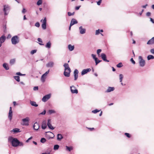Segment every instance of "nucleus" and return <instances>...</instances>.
<instances>
[{
	"mask_svg": "<svg viewBox=\"0 0 154 154\" xmlns=\"http://www.w3.org/2000/svg\"><path fill=\"white\" fill-rule=\"evenodd\" d=\"M8 141L11 143L13 146L17 147L19 145V141L17 139L14 138L12 137H8Z\"/></svg>",
	"mask_w": 154,
	"mask_h": 154,
	"instance_id": "f257e3e1",
	"label": "nucleus"
},
{
	"mask_svg": "<svg viewBox=\"0 0 154 154\" xmlns=\"http://www.w3.org/2000/svg\"><path fill=\"white\" fill-rule=\"evenodd\" d=\"M11 42L13 45H15L18 43L19 42V37L17 35L14 36L11 39Z\"/></svg>",
	"mask_w": 154,
	"mask_h": 154,
	"instance_id": "f03ea898",
	"label": "nucleus"
},
{
	"mask_svg": "<svg viewBox=\"0 0 154 154\" xmlns=\"http://www.w3.org/2000/svg\"><path fill=\"white\" fill-rule=\"evenodd\" d=\"M45 135L46 138L48 139H50L51 138L52 139L54 137V135L53 133L50 131L45 132Z\"/></svg>",
	"mask_w": 154,
	"mask_h": 154,
	"instance_id": "7ed1b4c3",
	"label": "nucleus"
},
{
	"mask_svg": "<svg viewBox=\"0 0 154 154\" xmlns=\"http://www.w3.org/2000/svg\"><path fill=\"white\" fill-rule=\"evenodd\" d=\"M29 119L28 117H26L25 119H22V124L23 125L28 126L29 125Z\"/></svg>",
	"mask_w": 154,
	"mask_h": 154,
	"instance_id": "20e7f679",
	"label": "nucleus"
},
{
	"mask_svg": "<svg viewBox=\"0 0 154 154\" xmlns=\"http://www.w3.org/2000/svg\"><path fill=\"white\" fill-rule=\"evenodd\" d=\"M139 59L140 66L141 67L144 66L145 64V60L143 59L142 57L141 56L139 57Z\"/></svg>",
	"mask_w": 154,
	"mask_h": 154,
	"instance_id": "39448f33",
	"label": "nucleus"
},
{
	"mask_svg": "<svg viewBox=\"0 0 154 154\" xmlns=\"http://www.w3.org/2000/svg\"><path fill=\"white\" fill-rule=\"evenodd\" d=\"M49 72V70H48L46 71L45 73L42 75L41 76V80L43 82H44L45 80V79L46 78V76L48 74Z\"/></svg>",
	"mask_w": 154,
	"mask_h": 154,
	"instance_id": "423d86ee",
	"label": "nucleus"
},
{
	"mask_svg": "<svg viewBox=\"0 0 154 154\" xmlns=\"http://www.w3.org/2000/svg\"><path fill=\"white\" fill-rule=\"evenodd\" d=\"M9 8L7 5H4V6L3 11L5 13V15H6L9 13Z\"/></svg>",
	"mask_w": 154,
	"mask_h": 154,
	"instance_id": "0eeeda50",
	"label": "nucleus"
},
{
	"mask_svg": "<svg viewBox=\"0 0 154 154\" xmlns=\"http://www.w3.org/2000/svg\"><path fill=\"white\" fill-rule=\"evenodd\" d=\"M71 92L72 94H77L78 93V90L76 89L74 86H72L70 87Z\"/></svg>",
	"mask_w": 154,
	"mask_h": 154,
	"instance_id": "6e6552de",
	"label": "nucleus"
},
{
	"mask_svg": "<svg viewBox=\"0 0 154 154\" xmlns=\"http://www.w3.org/2000/svg\"><path fill=\"white\" fill-rule=\"evenodd\" d=\"M51 96L50 94H48L45 95L42 99V101L44 102H46L50 98Z\"/></svg>",
	"mask_w": 154,
	"mask_h": 154,
	"instance_id": "1a4fd4ad",
	"label": "nucleus"
},
{
	"mask_svg": "<svg viewBox=\"0 0 154 154\" xmlns=\"http://www.w3.org/2000/svg\"><path fill=\"white\" fill-rule=\"evenodd\" d=\"M79 30L80 34H83L86 32L85 29L83 28V27L82 26L79 27Z\"/></svg>",
	"mask_w": 154,
	"mask_h": 154,
	"instance_id": "9d476101",
	"label": "nucleus"
},
{
	"mask_svg": "<svg viewBox=\"0 0 154 154\" xmlns=\"http://www.w3.org/2000/svg\"><path fill=\"white\" fill-rule=\"evenodd\" d=\"M6 39V37L4 35H2L0 37V47H1L2 44L4 42Z\"/></svg>",
	"mask_w": 154,
	"mask_h": 154,
	"instance_id": "9b49d317",
	"label": "nucleus"
},
{
	"mask_svg": "<svg viewBox=\"0 0 154 154\" xmlns=\"http://www.w3.org/2000/svg\"><path fill=\"white\" fill-rule=\"evenodd\" d=\"M51 120L50 119H48L47 122V125L48 128L51 130H54V128L51 125Z\"/></svg>",
	"mask_w": 154,
	"mask_h": 154,
	"instance_id": "f8f14e48",
	"label": "nucleus"
},
{
	"mask_svg": "<svg viewBox=\"0 0 154 154\" xmlns=\"http://www.w3.org/2000/svg\"><path fill=\"white\" fill-rule=\"evenodd\" d=\"M78 70L77 69H75L74 72V77L75 80H77L78 77Z\"/></svg>",
	"mask_w": 154,
	"mask_h": 154,
	"instance_id": "ddd939ff",
	"label": "nucleus"
},
{
	"mask_svg": "<svg viewBox=\"0 0 154 154\" xmlns=\"http://www.w3.org/2000/svg\"><path fill=\"white\" fill-rule=\"evenodd\" d=\"M71 72V70H64V75L66 77H69L70 75V73Z\"/></svg>",
	"mask_w": 154,
	"mask_h": 154,
	"instance_id": "4468645a",
	"label": "nucleus"
},
{
	"mask_svg": "<svg viewBox=\"0 0 154 154\" xmlns=\"http://www.w3.org/2000/svg\"><path fill=\"white\" fill-rule=\"evenodd\" d=\"M47 127V122L46 120L43 121L42 123V128L43 129H45Z\"/></svg>",
	"mask_w": 154,
	"mask_h": 154,
	"instance_id": "2eb2a0df",
	"label": "nucleus"
},
{
	"mask_svg": "<svg viewBox=\"0 0 154 154\" xmlns=\"http://www.w3.org/2000/svg\"><path fill=\"white\" fill-rule=\"evenodd\" d=\"M91 71V69L90 68L87 69H84L82 70L81 72V75H84L86 74L88 72H89Z\"/></svg>",
	"mask_w": 154,
	"mask_h": 154,
	"instance_id": "dca6fc26",
	"label": "nucleus"
},
{
	"mask_svg": "<svg viewBox=\"0 0 154 154\" xmlns=\"http://www.w3.org/2000/svg\"><path fill=\"white\" fill-rule=\"evenodd\" d=\"M54 63L52 61H50L46 65V66L47 67H53Z\"/></svg>",
	"mask_w": 154,
	"mask_h": 154,
	"instance_id": "f3484780",
	"label": "nucleus"
},
{
	"mask_svg": "<svg viewBox=\"0 0 154 154\" xmlns=\"http://www.w3.org/2000/svg\"><path fill=\"white\" fill-rule=\"evenodd\" d=\"M115 89L113 87H109L107 90L105 91L106 93H109L113 91Z\"/></svg>",
	"mask_w": 154,
	"mask_h": 154,
	"instance_id": "a211bd4d",
	"label": "nucleus"
},
{
	"mask_svg": "<svg viewBox=\"0 0 154 154\" xmlns=\"http://www.w3.org/2000/svg\"><path fill=\"white\" fill-rule=\"evenodd\" d=\"M101 57L102 59L106 62H109V61L106 59V55L104 53H102L101 54Z\"/></svg>",
	"mask_w": 154,
	"mask_h": 154,
	"instance_id": "6ab92c4d",
	"label": "nucleus"
},
{
	"mask_svg": "<svg viewBox=\"0 0 154 154\" xmlns=\"http://www.w3.org/2000/svg\"><path fill=\"white\" fill-rule=\"evenodd\" d=\"M33 128L34 130H38L39 128L38 124L36 122H35L33 126Z\"/></svg>",
	"mask_w": 154,
	"mask_h": 154,
	"instance_id": "aec40b11",
	"label": "nucleus"
},
{
	"mask_svg": "<svg viewBox=\"0 0 154 154\" xmlns=\"http://www.w3.org/2000/svg\"><path fill=\"white\" fill-rule=\"evenodd\" d=\"M78 23L77 21L75 19L73 18L72 19L70 23V26H72L73 25L77 24Z\"/></svg>",
	"mask_w": 154,
	"mask_h": 154,
	"instance_id": "412c9836",
	"label": "nucleus"
},
{
	"mask_svg": "<svg viewBox=\"0 0 154 154\" xmlns=\"http://www.w3.org/2000/svg\"><path fill=\"white\" fill-rule=\"evenodd\" d=\"M63 66L65 68L64 70H71L70 68L69 67V64L67 63H65L63 65Z\"/></svg>",
	"mask_w": 154,
	"mask_h": 154,
	"instance_id": "4be33fe9",
	"label": "nucleus"
},
{
	"mask_svg": "<svg viewBox=\"0 0 154 154\" xmlns=\"http://www.w3.org/2000/svg\"><path fill=\"white\" fill-rule=\"evenodd\" d=\"M153 44H154V37H153L147 42V44L148 45H151Z\"/></svg>",
	"mask_w": 154,
	"mask_h": 154,
	"instance_id": "5701e85b",
	"label": "nucleus"
},
{
	"mask_svg": "<svg viewBox=\"0 0 154 154\" xmlns=\"http://www.w3.org/2000/svg\"><path fill=\"white\" fill-rule=\"evenodd\" d=\"M68 48L69 51H72L74 50V45H72L71 44H69L68 45Z\"/></svg>",
	"mask_w": 154,
	"mask_h": 154,
	"instance_id": "b1692460",
	"label": "nucleus"
},
{
	"mask_svg": "<svg viewBox=\"0 0 154 154\" xmlns=\"http://www.w3.org/2000/svg\"><path fill=\"white\" fill-rule=\"evenodd\" d=\"M63 138L62 135L61 134H58L57 135V140L58 141L60 140Z\"/></svg>",
	"mask_w": 154,
	"mask_h": 154,
	"instance_id": "393cba45",
	"label": "nucleus"
},
{
	"mask_svg": "<svg viewBox=\"0 0 154 154\" xmlns=\"http://www.w3.org/2000/svg\"><path fill=\"white\" fill-rule=\"evenodd\" d=\"M51 42L49 41L47 43L45 47L46 48L49 49L51 48Z\"/></svg>",
	"mask_w": 154,
	"mask_h": 154,
	"instance_id": "a878e982",
	"label": "nucleus"
},
{
	"mask_svg": "<svg viewBox=\"0 0 154 154\" xmlns=\"http://www.w3.org/2000/svg\"><path fill=\"white\" fill-rule=\"evenodd\" d=\"M30 103L32 106H34L35 107H37L38 106V105L37 104L36 102L35 101H30Z\"/></svg>",
	"mask_w": 154,
	"mask_h": 154,
	"instance_id": "bb28decb",
	"label": "nucleus"
},
{
	"mask_svg": "<svg viewBox=\"0 0 154 154\" xmlns=\"http://www.w3.org/2000/svg\"><path fill=\"white\" fill-rule=\"evenodd\" d=\"M8 117L10 121H11L12 118V112H11V111L9 112Z\"/></svg>",
	"mask_w": 154,
	"mask_h": 154,
	"instance_id": "cd10ccee",
	"label": "nucleus"
},
{
	"mask_svg": "<svg viewBox=\"0 0 154 154\" xmlns=\"http://www.w3.org/2000/svg\"><path fill=\"white\" fill-rule=\"evenodd\" d=\"M3 66L6 70H8L9 69V68L8 64L6 63H3Z\"/></svg>",
	"mask_w": 154,
	"mask_h": 154,
	"instance_id": "c85d7f7f",
	"label": "nucleus"
},
{
	"mask_svg": "<svg viewBox=\"0 0 154 154\" xmlns=\"http://www.w3.org/2000/svg\"><path fill=\"white\" fill-rule=\"evenodd\" d=\"M15 60H16L15 59H13L11 60L10 61V63L11 65L14 64L15 63Z\"/></svg>",
	"mask_w": 154,
	"mask_h": 154,
	"instance_id": "c756f323",
	"label": "nucleus"
},
{
	"mask_svg": "<svg viewBox=\"0 0 154 154\" xmlns=\"http://www.w3.org/2000/svg\"><path fill=\"white\" fill-rule=\"evenodd\" d=\"M147 58L148 60H149L154 59V57L152 55H149L148 56Z\"/></svg>",
	"mask_w": 154,
	"mask_h": 154,
	"instance_id": "7c9ffc66",
	"label": "nucleus"
},
{
	"mask_svg": "<svg viewBox=\"0 0 154 154\" xmlns=\"http://www.w3.org/2000/svg\"><path fill=\"white\" fill-rule=\"evenodd\" d=\"M66 150L69 152L73 149V147L72 146L69 147L67 146H66Z\"/></svg>",
	"mask_w": 154,
	"mask_h": 154,
	"instance_id": "2f4dec72",
	"label": "nucleus"
},
{
	"mask_svg": "<svg viewBox=\"0 0 154 154\" xmlns=\"http://www.w3.org/2000/svg\"><path fill=\"white\" fill-rule=\"evenodd\" d=\"M12 131H13L15 133H17L20 131V129L17 128L14 129Z\"/></svg>",
	"mask_w": 154,
	"mask_h": 154,
	"instance_id": "473e14b6",
	"label": "nucleus"
},
{
	"mask_svg": "<svg viewBox=\"0 0 154 154\" xmlns=\"http://www.w3.org/2000/svg\"><path fill=\"white\" fill-rule=\"evenodd\" d=\"M119 78L120 82H122V79L123 78V75L122 74H120L119 75Z\"/></svg>",
	"mask_w": 154,
	"mask_h": 154,
	"instance_id": "72a5a7b5",
	"label": "nucleus"
},
{
	"mask_svg": "<svg viewBox=\"0 0 154 154\" xmlns=\"http://www.w3.org/2000/svg\"><path fill=\"white\" fill-rule=\"evenodd\" d=\"M59 148V146L58 145H55L54 146V149L55 150H58Z\"/></svg>",
	"mask_w": 154,
	"mask_h": 154,
	"instance_id": "f704fd0d",
	"label": "nucleus"
},
{
	"mask_svg": "<svg viewBox=\"0 0 154 154\" xmlns=\"http://www.w3.org/2000/svg\"><path fill=\"white\" fill-rule=\"evenodd\" d=\"M48 112L49 114L51 115L52 113H55L56 112L54 110L50 109L48 110Z\"/></svg>",
	"mask_w": 154,
	"mask_h": 154,
	"instance_id": "c9c22d12",
	"label": "nucleus"
},
{
	"mask_svg": "<svg viewBox=\"0 0 154 154\" xmlns=\"http://www.w3.org/2000/svg\"><path fill=\"white\" fill-rule=\"evenodd\" d=\"M14 79L17 82H19L20 81V77L19 76H15L14 77Z\"/></svg>",
	"mask_w": 154,
	"mask_h": 154,
	"instance_id": "e433bc0d",
	"label": "nucleus"
},
{
	"mask_svg": "<svg viewBox=\"0 0 154 154\" xmlns=\"http://www.w3.org/2000/svg\"><path fill=\"white\" fill-rule=\"evenodd\" d=\"M42 27L43 29H45L46 28V24L42 23Z\"/></svg>",
	"mask_w": 154,
	"mask_h": 154,
	"instance_id": "4c0bfd02",
	"label": "nucleus"
},
{
	"mask_svg": "<svg viewBox=\"0 0 154 154\" xmlns=\"http://www.w3.org/2000/svg\"><path fill=\"white\" fill-rule=\"evenodd\" d=\"M46 141V140L45 138H41L40 140V142L43 143H44Z\"/></svg>",
	"mask_w": 154,
	"mask_h": 154,
	"instance_id": "58836bf2",
	"label": "nucleus"
},
{
	"mask_svg": "<svg viewBox=\"0 0 154 154\" xmlns=\"http://www.w3.org/2000/svg\"><path fill=\"white\" fill-rule=\"evenodd\" d=\"M42 3V0H39L37 2V5H41Z\"/></svg>",
	"mask_w": 154,
	"mask_h": 154,
	"instance_id": "ea45409f",
	"label": "nucleus"
},
{
	"mask_svg": "<svg viewBox=\"0 0 154 154\" xmlns=\"http://www.w3.org/2000/svg\"><path fill=\"white\" fill-rule=\"evenodd\" d=\"M123 66L122 63H120L118 64H117L116 66L117 67L120 68L122 67Z\"/></svg>",
	"mask_w": 154,
	"mask_h": 154,
	"instance_id": "a19ab883",
	"label": "nucleus"
},
{
	"mask_svg": "<svg viewBox=\"0 0 154 154\" xmlns=\"http://www.w3.org/2000/svg\"><path fill=\"white\" fill-rule=\"evenodd\" d=\"M100 110H98L97 109H96L92 111V112L94 113H97V112H100Z\"/></svg>",
	"mask_w": 154,
	"mask_h": 154,
	"instance_id": "79ce46f5",
	"label": "nucleus"
},
{
	"mask_svg": "<svg viewBox=\"0 0 154 154\" xmlns=\"http://www.w3.org/2000/svg\"><path fill=\"white\" fill-rule=\"evenodd\" d=\"M42 21V23L46 24V17H45L44 19L43 20H42L41 21Z\"/></svg>",
	"mask_w": 154,
	"mask_h": 154,
	"instance_id": "37998d69",
	"label": "nucleus"
},
{
	"mask_svg": "<svg viewBox=\"0 0 154 154\" xmlns=\"http://www.w3.org/2000/svg\"><path fill=\"white\" fill-rule=\"evenodd\" d=\"M95 61L96 65H97L98 63H99L101 61V60H98V59H96V60H95Z\"/></svg>",
	"mask_w": 154,
	"mask_h": 154,
	"instance_id": "c03bdc74",
	"label": "nucleus"
},
{
	"mask_svg": "<svg viewBox=\"0 0 154 154\" xmlns=\"http://www.w3.org/2000/svg\"><path fill=\"white\" fill-rule=\"evenodd\" d=\"M36 51H37L36 50H32L31 51L30 53L31 54H33L34 53H35L36 52Z\"/></svg>",
	"mask_w": 154,
	"mask_h": 154,
	"instance_id": "a18cd8bd",
	"label": "nucleus"
},
{
	"mask_svg": "<svg viewBox=\"0 0 154 154\" xmlns=\"http://www.w3.org/2000/svg\"><path fill=\"white\" fill-rule=\"evenodd\" d=\"M91 55L92 58L94 60H96V59H97V58L96 57V55L92 54Z\"/></svg>",
	"mask_w": 154,
	"mask_h": 154,
	"instance_id": "49530a36",
	"label": "nucleus"
},
{
	"mask_svg": "<svg viewBox=\"0 0 154 154\" xmlns=\"http://www.w3.org/2000/svg\"><path fill=\"white\" fill-rule=\"evenodd\" d=\"M74 12H73L72 13L70 12H68V14L69 16H71L72 15H73L74 14Z\"/></svg>",
	"mask_w": 154,
	"mask_h": 154,
	"instance_id": "de8ad7c7",
	"label": "nucleus"
},
{
	"mask_svg": "<svg viewBox=\"0 0 154 154\" xmlns=\"http://www.w3.org/2000/svg\"><path fill=\"white\" fill-rule=\"evenodd\" d=\"M35 26L37 27H39L40 26V24L39 22H37L35 24Z\"/></svg>",
	"mask_w": 154,
	"mask_h": 154,
	"instance_id": "09e8293b",
	"label": "nucleus"
},
{
	"mask_svg": "<svg viewBox=\"0 0 154 154\" xmlns=\"http://www.w3.org/2000/svg\"><path fill=\"white\" fill-rule=\"evenodd\" d=\"M101 51V50L100 49H98L97 51V53L98 55L99 54V53Z\"/></svg>",
	"mask_w": 154,
	"mask_h": 154,
	"instance_id": "8fccbe9b",
	"label": "nucleus"
},
{
	"mask_svg": "<svg viewBox=\"0 0 154 154\" xmlns=\"http://www.w3.org/2000/svg\"><path fill=\"white\" fill-rule=\"evenodd\" d=\"M46 110H44V111L42 112L39 113V115H45L46 113Z\"/></svg>",
	"mask_w": 154,
	"mask_h": 154,
	"instance_id": "3c124183",
	"label": "nucleus"
},
{
	"mask_svg": "<svg viewBox=\"0 0 154 154\" xmlns=\"http://www.w3.org/2000/svg\"><path fill=\"white\" fill-rule=\"evenodd\" d=\"M125 135L128 138H130V134L128 133H125Z\"/></svg>",
	"mask_w": 154,
	"mask_h": 154,
	"instance_id": "603ef678",
	"label": "nucleus"
},
{
	"mask_svg": "<svg viewBox=\"0 0 154 154\" xmlns=\"http://www.w3.org/2000/svg\"><path fill=\"white\" fill-rule=\"evenodd\" d=\"M100 30L99 29H98V30H96V31L95 34L96 35L99 34L100 33Z\"/></svg>",
	"mask_w": 154,
	"mask_h": 154,
	"instance_id": "864d4df0",
	"label": "nucleus"
},
{
	"mask_svg": "<svg viewBox=\"0 0 154 154\" xmlns=\"http://www.w3.org/2000/svg\"><path fill=\"white\" fill-rule=\"evenodd\" d=\"M102 0H99L98 2H97V4L98 5H100L101 2Z\"/></svg>",
	"mask_w": 154,
	"mask_h": 154,
	"instance_id": "5fc2aeb1",
	"label": "nucleus"
},
{
	"mask_svg": "<svg viewBox=\"0 0 154 154\" xmlns=\"http://www.w3.org/2000/svg\"><path fill=\"white\" fill-rule=\"evenodd\" d=\"M131 61V62L134 64H135V61L133 59V58H131V60H130Z\"/></svg>",
	"mask_w": 154,
	"mask_h": 154,
	"instance_id": "6e6d98bb",
	"label": "nucleus"
},
{
	"mask_svg": "<svg viewBox=\"0 0 154 154\" xmlns=\"http://www.w3.org/2000/svg\"><path fill=\"white\" fill-rule=\"evenodd\" d=\"M38 86H35L33 88V90L34 91L38 90Z\"/></svg>",
	"mask_w": 154,
	"mask_h": 154,
	"instance_id": "4d7b16f0",
	"label": "nucleus"
},
{
	"mask_svg": "<svg viewBox=\"0 0 154 154\" xmlns=\"http://www.w3.org/2000/svg\"><path fill=\"white\" fill-rule=\"evenodd\" d=\"M37 40L38 42H41V43H42V41L41 38H38Z\"/></svg>",
	"mask_w": 154,
	"mask_h": 154,
	"instance_id": "13d9d810",
	"label": "nucleus"
},
{
	"mask_svg": "<svg viewBox=\"0 0 154 154\" xmlns=\"http://www.w3.org/2000/svg\"><path fill=\"white\" fill-rule=\"evenodd\" d=\"M26 12V11L25 8H23L22 11V12L24 14Z\"/></svg>",
	"mask_w": 154,
	"mask_h": 154,
	"instance_id": "bf43d9fd",
	"label": "nucleus"
},
{
	"mask_svg": "<svg viewBox=\"0 0 154 154\" xmlns=\"http://www.w3.org/2000/svg\"><path fill=\"white\" fill-rule=\"evenodd\" d=\"M151 15V13L150 12H147L146 13V15L147 16H149Z\"/></svg>",
	"mask_w": 154,
	"mask_h": 154,
	"instance_id": "052dcab7",
	"label": "nucleus"
},
{
	"mask_svg": "<svg viewBox=\"0 0 154 154\" xmlns=\"http://www.w3.org/2000/svg\"><path fill=\"white\" fill-rule=\"evenodd\" d=\"M80 7V6L76 7H75V10H78L79 9V8Z\"/></svg>",
	"mask_w": 154,
	"mask_h": 154,
	"instance_id": "680f3d73",
	"label": "nucleus"
},
{
	"mask_svg": "<svg viewBox=\"0 0 154 154\" xmlns=\"http://www.w3.org/2000/svg\"><path fill=\"white\" fill-rule=\"evenodd\" d=\"M150 52L152 54H154V49H152L150 50Z\"/></svg>",
	"mask_w": 154,
	"mask_h": 154,
	"instance_id": "e2e57ef3",
	"label": "nucleus"
},
{
	"mask_svg": "<svg viewBox=\"0 0 154 154\" xmlns=\"http://www.w3.org/2000/svg\"><path fill=\"white\" fill-rule=\"evenodd\" d=\"M16 75H22V74L20 73V72H18L16 73Z\"/></svg>",
	"mask_w": 154,
	"mask_h": 154,
	"instance_id": "0e129e2a",
	"label": "nucleus"
},
{
	"mask_svg": "<svg viewBox=\"0 0 154 154\" xmlns=\"http://www.w3.org/2000/svg\"><path fill=\"white\" fill-rule=\"evenodd\" d=\"M32 138V137H29V138L27 140H26V142H29V140H30Z\"/></svg>",
	"mask_w": 154,
	"mask_h": 154,
	"instance_id": "69168bd1",
	"label": "nucleus"
},
{
	"mask_svg": "<svg viewBox=\"0 0 154 154\" xmlns=\"http://www.w3.org/2000/svg\"><path fill=\"white\" fill-rule=\"evenodd\" d=\"M147 6V4H146L145 5H143L142 6V7L143 8H146V6Z\"/></svg>",
	"mask_w": 154,
	"mask_h": 154,
	"instance_id": "338daca9",
	"label": "nucleus"
},
{
	"mask_svg": "<svg viewBox=\"0 0 154 154\" xmlns=\"http://www.w3.org/2000/svg\"><path fill=\"white\" fill-rule=\"evenodd\" d=\"M150 21L153 23H154V21L153 20L152 18H150Z\"/></svg>",
	"mask_w": 154,
	"mask_h": 154,
	"instance_id": "774afa93",
	"label": "nucleus"
}]
</instances>
